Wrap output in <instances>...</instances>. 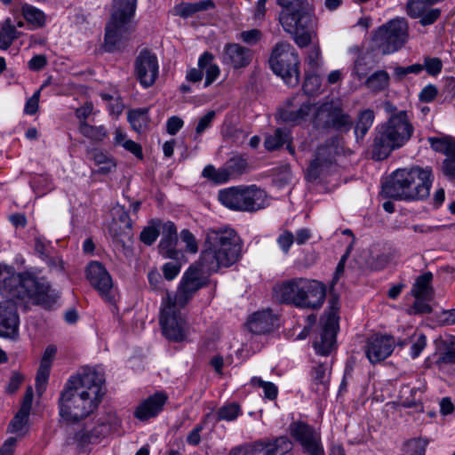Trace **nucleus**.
<instances>
[{"label":"nucleus","mask_w":455,"mask_h":455,"mask_svg":"<svg viewBox=\"0 0 455 455\" xmlns=\"http://www.w3.org/2000/svg\"><path fill=\"white\" fill-rule=\"evenodd\" d=\"M242 241L235 231L229 228L207 230L204 250L198 265H192L184 273L172 302L184 307L197 291L205 286V273L217 272L220 267H229L242 256Z\"/></svg>","instance_id":"obj_1"},{"label":"nucleus","mask_w":455,"mask_h":455,"mask_svg":"<svg viewBox=\"0 0 455 455\" xmlns=\"http://www.w3.org/2000/svg\"><path fill=\"white\" fill-rule=\"evenodd\" d=\"M0 293L6 300L0 302V337L16 339L19 337L20 315L14 299H33L44 307L55 298L47 283L40 282L29 272L18 273L13 267L0 263Z\"/></svg>","instance_id":"obj_2"},{"label":"nucleus","mask_w":455,"mask_h":455,"mask_svg":"<svg viewBox=\"0 0 455 455\" xmlns=\"http://www.w3.org/2000/svg\"><path fill=\"white\" fill-rule=\"evenodd\" d=\"M104 383L103 375L92 368L84 369L68 379L58 400L59 415L67 427L98 408L105 395Z\"/></svg>","instance_id":"obj_3"},{"label":"nucleus","mask_w":455,"mask_h":455,"mask_svg":"<svg viewBox=\"0 0 455 455\" xmlns=\"http://www.w3.org/2000/svg\"><path fill=\"white\" fill-rule=\"evenodd\" d=\"M387 120L375 129L372 142V158L386 159L394 150L403 147L412 137L414 127L411 118L405 110L389 107Z\"/></svg>","instance_id":"obj_4"},{"label":"nucleus","mask_w":455,"mask_h":455,"mask_svg":"<svg viewBox=\"0 0 455 455\" xmlns=\"http://www.w3.org/2000/svg\"><path fill=\"white\" fill-rule=\"evenodd\" d=\"M432 181V169L429 167L400 169L382 186V194L395 200H422L429 196Z\"/></svg>","instance_id":"obj_5"},{"label":"nucleus","mask_w":455,"mask_h":455,"mask_svg":"<svg viewBox=\"0 0 455 455\" xmlns=\"http://www.w3.org/2000/svg\"><path fill=\"white\" fill-rule=\"evenodd\" d=\"M277 4L282 7L279 21L284 31L292 36L299 47L309 45L315 32L306 0H277Z\"/></svg>","instance_id":"obj_6"},{"label":"nucleus","mask_w":455,"mask_h":455,"mask_svg":"<svg viewBox=\"0 0 455 455\" xmlns=\"http://www.w3.org/2000/svg\"><path fill=\"white\" fill-rule=\"evenodd\" d=\"M137 0H113L111 19L106 26L105 47L108 52L117 49L129 31Z\"/></svg>","instance_id":"obj_7"},{"label":"nucleus","mask_w":455,"mask_h":455,"mask_svg":"<svg viewBox=\"0 0 455 455\" xmlns=\"http://www.w3.org/2000/svg\"><path fill=\"white\" fill-rule=\"evenodd\" d=\"M219 201L226 207L242 212H256L267 206V194L256 185L232 187L220 190Z\"/></svg>","instance_id":"obj_8"},{"label":"nucleus","mask_w":455,"mask_h":455,"mask_svg":"<svg viewBox=\"0 0 455 455\" xmlns=\"http://www.w3.org/2000/svg\"><path fill=\"white\" fill-rule=\"evenodd\" d=\"M299 56L291 44L287 42L275 44L269 58V65L273 72L290 87L298 85L299 82Z\"/></svg>","instance_id":"obj_9"},{"label":"nucleus","mask_w":455,"mask_h":455,"mask_svg":"<svg viewBox=\"0 0 455 455\" xmlns=\"http://www.w3.org/2000/svg\"><path fill=\"white\" fill-rule=\"evenodd\" d=\"M407 23L395 19L379 28L373 36L374 48L383 55L398 51L407 40Z\"/></svg>","instance_id":"obj_10"},{"label":"nucleus","mask_w":455,"mask_h":455,"mask_svg":"<svg viewBox=\"0 0 455 455\" xmlns=\"http://www.w3.org/2000/svg\"><path fill=\"white\" fill-rule=\"evenodd\" d=\"M178 307L179 305L174 304L172 296L167 294L166 299L163 301L159 318L163 335L174 342L183 341L188 333V324Z\"/></svg>","instance_id":"obj_11"},{"label":"nucleus","mask_w":455,"mask_h":455,"mask_svg":"<svg viewBox=\"0 0 455 455\" xmlns=\"http://www.w3.org/2000/svg\"><path fill=\"white\" fill-rule=\"evenodd\" d=\"M115 420L116 419L108 420L100 418L92 426L85 423L76 427H68L66 442L68 444H74L78 447L99 443L112 431L113 425L116 424Z\"/></svg>","instance_id":"obj_12"},{"label":"nucleus","mask_w":455,"mask_h":455,"mask_svg":"<svg viewBox=\"0 0 455 455\" xmlns=\"http://www.w3.org/2000/svg\"><path fill=\"white\" fill-rule=\"evenodd\" d=\"M293 444L286 436L275 439H260L232 448L228 455H286Z\"/></svg>","instance_id":"obj_13"},{"label":"nucleus","mask_w":455,"mask_h":455,"mask_svg":"<svg viewBox=\"0 0 455 455\" xmlns=\"http://www.w3.org/2000/svg\"><path fill=\"white\" fill-rule=\"evenodd\" d=\"M329 307V312L323 319L322 332L314 342L315 352L321 355H328L335 345L339 328L338 311L339 307L338 298H331Z\"/></svg>","instance_id":"obj_14"},{"label":"nucleus","mask_w":455,"mask_h":455,"mask_svg":"<svg viewBox=\"0 0 455 455\" xmlns=\"http://www.w3.org/2000/svg\"><path fill=\"white\" fill-rule=\"evenodd\" d=\"M133 66V74L142 87L148 88L156 83L159 64L155 53L147 49L142 50L134 60Z\"/></svg>","instance_id":"obj_15"},{"label":"nucleus","mask_w":455,"mask_h":455,"mask_svg":"<svg viewBox=\"0 0 455 455\" xmlns=\"http://www.w3.org/2000/svg\"><path fill=\"white\" fill-rule=\"evenodd\" d=\"M290 431L305 452L309 455H324L320 434L312 427L302 421H296L291 424Z\"/></svg>","instance_id":"obj_16"},{"label":"nucleus","mask_w":455,"mask_h":455,"mask_svg":"<svg viewBox=\"0 0 455 455\" xmlns=\"http://www.w3.org/2000/svg\"><path fill=\"white\" fill-rule=\"evenodd\" d=\"M336 148L332 145H324L317 148L315 158L310 162L306 178L314 181L326 175L335 161Z\"/></svg>","instance_id":"obj_17"},{"label":"nucleus","mask_w":455,"mask_h":455,"mask_svg":"<svg viewBox=\"0 0 455 455\" xmlns=\"http://www.w3.org/2000/svg\"><path fill=\"white\" fill-rule=\"evenodd\" d=\"M303 288L305 287L302 277L292 278L277 283L274 287V294L279 302L301 308L300 292L303 291Z\"/></svg>","instance_id":"obj_18"},{"label":"nucleus","mask_w":455,"mask_h":455,"mask_svg":"<svg viewBox=\"0 0 455 455\" xmlns=\"http://www.w3.org/2000/svg\"><path fill=\"white\" fill-rule=\"evenodd\" d=\"M303 291L301 296V308L317 309L322 307L326 296L325 286L313 279L303 278Z\"/></svg>","instance_id":"obj_19"},{"label":"nucleus","mask_w":455,"mask_h":455,"mask_svg":"<svg viewBox=\"0 0 455 455\" xmlns=\"http://www.w3.org/2000/svg\"><path fill=\"white\" fill-rule=\"evenodd\" d=\"M86 276L101 296L108 298L113 288L112 278L106 267L99 261H92L86 268Z\"/></svg>","instance_id":"obj_20"},{"label":"nucleus","mask_w":455,"mask_h":455,"mask_svg":"<svg viewBox=\"0 0 455 455\" xmlns=\"http://www.w3.org/2000/svg\"><path fill=\"white\" fill-rule=\"evenodd\" d=\"M297 97H293L287 101V106L279 112L280 118L286 124L291 125H299L305 123L313 113L314 104L309 101L303 102L299 107L293 102Z\"/></svg>","instance_id":"obj_21"},{"label":"nucleus","mask_w":455,"mask_h":455,"mask_svg":"<svg viewBox=\"0 0 455 455\" xmlns=\"http://www.w3.org/2000/svg\"><path fill=\"white\" fill-rule=\"evenodd\" d=\"M394 339L391 336H374L369 339L365 354L371 363H377L388 357L394 349Z\"/></svg>","instance_id":"obj_22"},{"label":"nucleus","mask_w":455,"mask_h":455,"mask_svg":"<svg viewBox=\"0 0 455 455\" xmlns=\"http://www.w3.org/2000/svg\"><path fill=\"white\" fill-rule=\"evenodd\" d=\"M114 214L115 216H117L119 222L123 224L124 229L118 233L116 228V223L110 228L109 231L113 238V243L116 247L125 251L130 248V243H132V222L128 212L123 207L115 208Z\"/></svg>","instance_id":"obj_23"},{"label":"nucleus","mask_w":455,"mask_h":455,"mask_svg":"<svg viewBox=\"0 0 455 455\" xmlns=\"http://www.w3.org/2000/svg\"><path fill=\"white\" fill-rule=\"evenodd\" d=\"M252 60V51L239 44L229 43L224 46L223 62L238 69L247 67Z\"/></svg>","instance_id":"obj_24"},{"label":"nucleus","mask_w":455,"mask_h":455,"mask_svg":"<svg viewBox=\"0 0 455 455\" xmlns=\"http://www.w3.org/2000/svg\"><path fill=\"white\" fill-rule=\"evenodd\" d=\"M163 237L159 243L160 253L167 259H179L180 252L175 249L178 242L177 228L172 221H167L162 227Z\"/></svg>","instance_id":"obj_25"},{"label":"nucleus","mask_w":455,"mask_h":455,"mask_svg":"<svg viewBox=\"0 0 455 455\" xmlns=\"http://www.w3.org/2000/svg\"><path fill=\"white\" fill-rule=\"evenodd\" d=\"M166 401L167 395L164 393H155L138 405L134 416L140 420L156 417L163 410Z\"/></svg>","instance_id":"obj_26"},{"label":"nucleus","mask_w":455,"mask_h":455,"mask_svg":"<svg viewBox=\"0 0 455 455\" xmlns=\"http://www.w3.org/2000/svg\"><path fill=\"white\" fill-rule=\"evenodd\" d=\"M277 319L272 311L263 310L254 313L247 323L248 329L255 334H265L274 330Z\"/></svg>","instance_id":"obj_27"},{"label":"nucleus","mask_w":455,"mask_h":455,"mask_svg":"<svg viewBox=\"0 0 455 455\" xmlns=\"http://www.w3.org/2000/svg\"><path fill=\"white\" fill-rule=\"evenodd\" d=\"M334 108L335 105L332 102H325L320 106L314 104L311 116L314 126L318 129L331 128Z\"/></svg>","instance_id":"obj_28"},{"label":"nucleus","mask_w":455,"mask_h":455,"mask_svg":"<svg viewBox=\"0 0 455 455\" xmlns=\"http://www.w3.org/2000/svg\"><path fill=\"white\" fill-rule=\"evenodd\" d=\"M436 365L441 371L449 373L455 372V338L452 337L449 340V344L445 342V347L440 352L436 360Z\"/></svg>","instance_id":"obj_29"},{"label":"nucleus","mask_w":455,"mask_h":455,"mask_svg":"<svg viewBox=\"0 0 455 455\" xmlns=\"http://www.w3.org/2000/svg\"><path fill=\"white\" fill-rule=\"evenodd\" d=\"M433 274L426 272L417 277L411 293L414 298L433 299L434 290L431 286Z\"/></svg>","instance_id":"obj_30"},{"label":"nucleus","mask_w":455,"mask_h":455,"mask_svg":"<svg viewBox=\"0 0 455 455\" xmlns=\"http://www.w3.org/2000/svg\"><path fill=\"white\" fill-rule=\"evenodd\" d=\"M421 393L419 388H411L409 386H403L400 392V403L404 408H413L416 411L421 412L424 408L420 397L417 395Z\"/></svg>","instance_id":"obj_31"},{"label":"nucleus","mask_w":455,"mask_h":455,"mask_svg":"<svg viewBox=\"0 0 455 455\" xmlns=\"http://www.w3.org/2000/svg\"><path fill=\"white\" fill-rule=\"evenodd\" d=\"M21 33L16 29L10 18L0 24V49L7 50Z\"/></svg>","instance_id":"obj_32"},{"label":"nucleus","mask_w":455,"mask_h":455,"mask_svg":"<svg viewBox=\"0 0 455 455\" xmlns=\"http://www.w3.org/2000/svg\"><path fill=\"white\" fill-rule=\"evenodd\" d=\"M78 130L84 137L94 143L101 142L108 137V132L103 125H91L86 121L79 122Z\"/></svg>","instance_id":"obj_33"},{"label":"nucleus","mask_w":455,"mask_h":455,"mask_svg":"<svg viewBox=\"0 0 455 455\" xmlns=\"http://www.w3.org/2000/svg\"><path fill=\"white\" fill-rule=\"evenodd\" d=\"M375 115L371 109H364L358 115L355 126V135L357 140H362L366 135L374 122Z\"/></svg>","instance_id":"obj_34"},{"label":"nucleus","mask_w":455,"mask_h":455,"mask_svg":"<svg viewBox=\"0 0 455 455\" xmlns=\"http://www.w3.org/2000/svg\"><path fill=\"white\" fill-rule=\"evenodd\" d=\"M353 127V120L351 116L346 113L342 108L335 106L331 128L335 129L339 132H347Z\"/></svg>","instance_id":"obj_35"},{"label":"nucleus","mask_w":455,"mask_h":455,"mask_svg":"<svg viewBox=\"0 0 455 455\" xmlns=\"http://www.w3.org/2000/svg\"><path fill=\"white\" fill-rule=\"evenodd\" d=\"M291 140V133L288 130L278 128L273 134L267 135L264 141L265 148L268 151L276 150Z\"/></svg>","instance_id":"obj_36"},{"label":"nucleus","mask_w":455,"mask_h":455,"mask_svg":"<svg viewBox=\"0 0 455 455\" xmlns=\"http://www.w3.org/2000/svg\"><path fill=\"white\" fill-rule=\"evenodd\" d=\"M21 13L26 21L35 28H42L45 25V14L40 9L33 5L28 4H22Z\"/></svg>","instance_id":"obj_37"},{"label":"nucleus","mask_w":455,"mask_h":455,"mask_svg":"<svg viewBox=\"0 0 455 455\" xmlns=\"http://www.w3.org/2000/svg\"><path fill=\"white\" fill-rule=\"evenodd\" d=\"M148 113V108H136L128 112L127 118L134 131L140 132L147 127L149 120Z\"/></svg>","instance_id":"obj_38"},{"label":"nucleus","mask_w":455,"mask_h":455,"mask_svg":"<svg viewBox=\"0 0 455 455\" xmlns=\"http://www.w3.org/2000/svg\"><path fill=\"white\" fill-rule=\"evenodd\" d=\"M388 84L389 75L385 70H378L365 80V86L374 92L385 90Z\"/></svg>","instance_id":"obj_39"},{"label":"nucleus","mask_w":455,"mask_h":455,"mask_svg":"<svg viewBox=\"0 0 455 455\" xmlns=\"http://www.w3.org/2000/svg\"><path fill=\"white\" fill-rule=\"evenodd\" d=\"M247 168V162L241 156H233L228 159L223 169L228 174V180L243 174Z\"/></svg>","instance_id":"obj_40"},{"label":"nucleus","mask_w":455,"mask_h":455,"mask_svg":"<svg viewBox=\"0 0 455 455\" xmlns=\"http://www.w3.org/2000/svg\"><path fill=\"white\" fill-rule=\"evenodd\" d=\"M312 379L316 392L323 394L328 388L329 380L326 365L320 363L315 366L312 373Z\"/></svg>","instance_id":"obj_41"},{"label":"nucleus","mask_w":455,"mask_h":455,"mask_svg":"<svg viewBox=\"0 0 455 455\" xmlns=\"http://www.w3.org/2000/svg\"><path fill=\"white\" fill-rule=\"evenodd\" d=\"M242 414V409L236 403H229L221 406L216 414V421H233Z\"/></svg>","instance_id":"obj_42"},{"label":"nucleus","mask_w":455,"mask_h":455,"mask_svg":"<svg viewBox=\"0 0 455 455\" xmlns=\"http://www.w3.org/2000/svg\"><path fill=\"white\" fill-rule=\"evenodd\" d=\"M431 148L436 151L443 154L455 155V140L450 138H428Z\"/></svg>","instance_id":"obj_43"},{"label":"nucleus","mask_w":455,"mask_h":455,"mask_svg":"<svg viewBox=\"0 0 455 455\" xmlns=\"http://www.w3.org/2000/svg\"><path fill=\"white\" fill-rule=\"evenodd\" d=\"M251 385L253 387H258L262 388L264 391L265 398H267L269 400H275L277 396L278 388L272 382L264 381L259 377H253L251 379Z\"/></svg>","instance_id":"obj_44"},{"label":"nucleus","mask_w":455,"mask_h":455,"mask_svg":"<svg viewBox=\"0 0 455 455\" xmlns=\"http://www.w3.org/2000/svg\"><path fill=\"white\" fill-rule=\"evenodd\" d=\"M427 443V439H411L405 443V451L407 455H425Z\"/></svg>","instance_id":"obj_45"},{"label":"nucleus","mask_w":455,"mask_h":455,"mask_svg":"<svg viewBox=\"0 0 455 455\" xmlns=\"http://www.w3.org/2000/svg\"><path fill=\"white\" fill-rule=\"evenodd\" d=\"M203 176L216 183H223L228 181V174L224 169H216L213 165L209 164L203 170Z\"/></svg>","instance_id":"obj_46"},{"label":"nucleus","mask_w":455,"mask_h":455,"mask_svg":"<svg viewBox=\"0 0 455 455\" xmlns=\"http://www.w3.org/2000/svg\"><path fill=\"white\" fill-rule=\"evenodd\" d=\"M50 369L47 365L44 364L39 366L36 378V392L41 395L45 388L49 379Z\"/></svg>","instance_id":"obj_47"},{"label":"nucleus","mask_w":455,"mask_h":455,"mask_svg":"<svg viewBox=\"0 0 455 455\" xmlns=\"http://www.w3.org/2000/svg\"><path fill=\"white\" fill-rule=\"evenodd\" d=\"M29 411L20 409L9 425V431L12 433H18L27 424L28 419Z\"/></svg>","instance_id":"obj_48"},{"label":"nucleus","mask_w":455,"mask_h":455,"mask_svg":"<svg viewBox=\"0 0 455 455\" xmlns=\"http://www.w3.org/2000/svg\"><path fill=\"white\" fill-rule=\"evenodd\" d=\"M372 68L368 57L367 56H360L355 61L354 66V74L359 78L362 79L365 77L370 70Z\"/></svg>","instance_id":"obj_49"},{"label":"nucleus","mask_w":455,"mask_h":455,"mask_svg":"<svg viewBox=\"0 0 455 455\" xmlns=\"http://www.w3.org/2000/svg\"><path fill=\"white\" fill-rule=\"evenodd\" d=\"M159 235V229L157 223L154 222L153 225L146 227L140 233V241L147 244H153Z\"/></svg>","instance_id":"obj_50"},{"label":"nucleus","mask_w":455,"mask_h":455,"mask_svg":"<svg viewBox=\"0 0 455 455\" xmlns=\"http://www.w3.org/2000/svg\"><path fill=\"white\" fill-rule=\"evenodd\" d=\"M428 75L435 76L439 75L443 68V62L439 58L426 57L422 64Z\"/></svg>","instance_id":"obj_51"},{"label":"nucleus","mask_w":455,"mask_h":455,"mask_svg":"<svg viewBox=\"0 0 455 455\" xmlns=\"http://www.w3.org/2000/svg\"><path fill=\"white\" fill-rule=\"evenodd\" d=\"M424 69L421 64H413L408 67H396L394 70V76L396 80L403 79L409 74H419Z\"/></svg>","instance_id":"obj_52"},{"label":"nucleus","mask_w":455,"mask_h":455,"mask_svg":"<svg viewBox=\"0 0 455 455\" xmlns=\"http://www.w3.org/2000/svg\"><path fill=\"white\" fill-rule=\"evenodd\" d=\"M320 87L321 79L317 75L307 76L303 84V91L306 94H315L320 90Z\"/></svg>","instance_id":"obj_53"},{"label":"nucleus","mask_w":455,"mask_h":455,"mask_svg":"<svg viewBox=\"0 0 455 455\" xmlns=\"http://www.w3.org/2000/svg\"><path fill=\"white\" fill-rule=\"evenodd\" d=\"M427 338L425 334L419 333L412 337V344L411 347V355L412 358L418 357L422 350L426 347Z\"/></svg>","instance_id":"obj_54"},{"label":"nucleus","mask_w":455,"mask_h":455,"mask_svg":"<svg viewBox=\"0 0 455 455\" xmlns=\"http://www.w3.org/2000/svg\"><path fill=\"white\" fill-rule=\"evenodd\" d=\"M225 138L230 140L231 142L241 145L247 138V134L240 129L228 127L224 134Z\"/></svg>","instance_id":"obj_55"},{"label":"nucleus","mask_w":455,"mask_h":455,"mask_svg":"<svg viewBox=\"0 0 455 455\" xmlns=\"http://www.w3.org/2000/svg\"><path fill=\"white\" fill-rule=\"evenodd\" d=\"M432 299L415 298V301L409 314H429L432 311V307L428 302Z\"/></svg>","instance_id":"obj_56"},{"label":"nucleus","mask_w":455,"mask_h":455,"mask_svg":"<svg viewBox=\"0 0 455 455\" xmlns=\"http://www.w3.org/2000/svg\"><path fill=\"white\" fill-rule=\"evenodd\" d=\"M279 247L284 253H288L291 244L294 243V235L289 230H283L276 240Z\"/></svg>","instance_id":"obj_57"},{"label":"nucleus","mask_w":455,"mask_h":455,"mask_svg":"<svg viewBox=\"0 0 455 455\" xmlns=\"http://www.w3.org/2000/svg\"><path fill=\"white\" fill-rule=\"evenodd\" d=\"M35 251L44 260L48 259L50 251V242L46 241L43 236L36 235L35 237Z\"/></svg>","instance_id":"obj_58"},{"label":"nucleus","mask_w":455,"mask_h":455,"mask_svg":"<svg viewBox=\"0 0 455 455\" xmlns=\"http://www.w3.org/2000/svg\"><path fill=\"white\" fill-rule=\"evenodd\" d=\"M180 238L187 245V250L191 253H196L198 251V245L194 235L188 229H183L180 232Z\"/></svg>","instance_id":"obj_59"},{"label":"nucleus","mask_w":455,"mask_h":455,"mask_svg":"<svg viewBox=\"0 0 455 455\" xmlns=\"http://www.w3.org/2000/svg\"><path fill=\"white\" fill-rule=\"evenodd\" d=\"M321 51L318 45H313L307 52L306 62L310 66L311 68H317L321 62Z\"/></svg>","instance_id":"obj_60"},{"label":"nucleus","mask_w":455,"mask_h":455,"mask_svg":"<svg viewBox=\"0 0 455 455\" xmlns=\"http://www.w3.org/2000/svg\"><path fill=\"white\" fill-rule=\"evenodd\" d=\"M261 37V32L259 29L253 28L245 30L239 34V39L247 44H257Z\"/></svg>","instance_id":"obj_61"},{"label":"nucleus","mask_w":455,"mask_h":455,"mask_svg":"<svg viewBox=\"0 0 455 455\" xmlns=\"http://www.w3.org/2000/svg\"><path fill=\"white\" fill-rule=\"evenodd\" d=\"M215 111L212 110L207 112L204 116H202L199 119L198 124L196 127V132L197 135L202 134L206 129H208L211 126L215 117Z\"/></svg>","instance_id":"obj_62"},{"label":"nucleus","mask_w":455,"mask_h":455,"mask_svg":"<svg viewBox=\"0 0 455 455\" xmlns=\"http://www.w3.org/2000/svg\"><path fill=\"white\" fill-rule=\"evenodd\" d=\"M438 93V90L434 84L426 85L419 94V99L422 102H431L435 100Z\"/></svg>","instance_id":"obj_63"},{"label":"nucleus","mask_w":455,"mask_h":455,"mask_svg":"<svg viewBox=\"0 0 455 455\" xmlns=\"http://www.w3.org/2000/svg\"><path fill=\"white\" fill-rule=\"evenodd\" d=\"M180 271V265L178 262H167L163 266L164 276L166 280H173Z\"/></svg>","instance_id":"obj_64"}]
</instances>
